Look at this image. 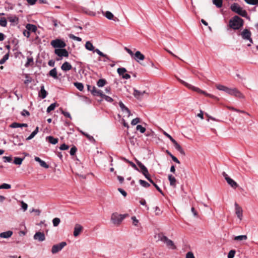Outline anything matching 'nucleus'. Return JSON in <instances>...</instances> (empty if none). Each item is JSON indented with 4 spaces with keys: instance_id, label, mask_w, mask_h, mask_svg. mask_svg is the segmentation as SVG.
Instances as JSON below:
<instances>
[{
    "instance_id": "obj_29",
    "label": "nucleus",
    "mask_w": 258,
    "mask_h": 258,
    "mask_svg": "<svg viewBox=\"0 0 258 258\" xmlns=\"http://www.w3.org/2000/svg\"><path fill=\"white\" fill-rule=\"evenodd\" d=\"M93 52H96L98 55H99L101 56H102V57H104L107 60H110L109 57L107 55L103 53L102 52H101L98 48L94 49Z\"/></svg>"
},
{
    "instance_id": "obj_7",
    "label": "nucleus",
    "mask_w": 258,
    "mask_h": 258,
    "mask_svg": "<svg viewBox=\"0 0 258 258\" xmlns=\"http://www.w3.org/2000/svg\"><path fill=\"white\" fill-rule=\"evenodd\" d=\"M108 20L112 21L115 25H119L121 26L124 25L127 23L126 17H120V19L117 17H106Z\"/></svg>"
},
{
    "instance_id": "obj_49",
    "label": "nucleus",
    "mask_w": 258,
    "mask_h": 258,
    "mask_svg": "<svg viewBox=\"0 0 258 258\" xmlns=\"http://www.w3.org/2000/svg\"><path fill=\"white\" fill-rule=\"evenodd\" d=\"M11 187V185L8 183H3L0 185V189H10Z\"/></svg>"
},
{
    "instance_id": "obj_32",
    "label": "nucleus",
    "mask_w": 258,
    "mask_h": 258,
    "mask_svg": "<svg viewBox=\"0 0 258 258\" xmlns=\"http://www.w3.org/2000/svg\"><path fill=\"white\" fill-rule=\"evenodd\" d=\"M49 75L53 77L54 79H58L57 71L56 68H53L49 72Z\"/></svg>"
},
{
    "instance_id": "obj_39",
    "label": "nucleus",
    "mask_w": 258,
    "mask_h": 258,
    "mask_svg": "<svg viewBox=\"0 0 258 258\" xmlns=\"http://www.w3.org/2000/svg\"><path fill=\"white\" fill-rule=\"evenodd\" d=\"M247 239V237L245 235H239L234 237L235 240H245Z\"/></svg>"
},
{
    "instance_id": "obj_27",
    "label": "nucleus",
    "mask_w": 258,
    "mask_h": 258,
    "mask_svg": "<svg viewBox=\"0 0 258 258\" xmlns=\"http://www.w3.org/2000/svg\"><path fill=\"white\" fill-rule=\"evenodd\" d=\"M227 182L229 185H230L233 188H236L238 186L237 183L230 177H229L228 179L226 178Z\"/></svg>"
},
{
    "instance_id": "obj_13",
    "label": "nucleus",
    "mask_w": 258,
    "mask_h": 258,
    "mask_svg": "<svg viewBox=\"0 0 258 258\" xmlns=\"http://www.w3.org/2000/svg\"><path fill=\"white\" fill-rule=\"evenodd\" d=\"M133 94L136 99L141 100L142 99L144 95L145 94H147V93L145 91H140L135 88H134V92Z\"/></svg>"
},
{
    "instance_id": "obj_3",
    "label": "nucleus",
    "mask_w": 258,
    "mask_h": 258,
    "mask_svg": "<svg viewBox=\"0 0 258 258\" xmlns=\"http://www.w3.org/2000/svg\"><path fill=\"white\" fill-rule=\"evenodd\" d=\"M128 214H118L117 213L112 214L111 220L112 223L115 225H119L121 221L127 216H128Z\"/></svg>"
},
{
    "instance_id": "obj_41",
    "label": "nucleus",
    "mask_w": 258,
    "mask_h": 258,
    "mask_svg": "<svg viewBox=\"0 0 258 258\" xmlns=\"http://www.w3.org/2000/svg\"><path fill=\"white\" fill-rule=\"evenodd\" d=\"M27 59V61L26 63L25 64V66L26 68H27L29 66H30L31 63H33V58L32 56L28 57Z\"/></svg>"
},
{
    "instance_id": "obj_61",
    "label": "nucleus",
    "mask_w": 258,
    "mask_h": 258,
    "mask_svg": "<svg viewBox=\"0 0 258 258\" xmlns=\"http://www.w3.org/2000/svg\"><path fill=\"white\" fill-rule=\"evenodd\" d=\"M9 18L11 22L17 23L18 22V17H9Z\"/></svg>"
},
{
    "instance_id": "obj_1",
    "label": "nucleus",
    "mask_w": 258,
    "mask_h": 258,
    "mask_svg": "<svg viewBox=\"0 0 258 258\" xmlns=\"http://www.w3.org/2000/svg\"><path fill=\"white\" fill-rule=\"evenodd\" d=\"M178 80L179 81V82L181 83H182L183 85H184L185 87H186L189 89H190V90H191L194 91H195L198 93L203 94L206 96L211 97L215 100H219V99L217 97L214 96L212 94H209V93H207L206 92L201 90V89H200L198 87H195V86H192V85L189 84L182 80L178 79Z\"/></svg>"
},
{
    "instance_id": "obj_52",
    "label": "nucleus",
    "mask_w": 258,
    "mask_h": 258,
    "mask_svg": "<svg viewBox=\"0 0 258 258\" xmlns=\"http://www.w3.org/2000/svg\"><path fill=\"white\" fill-rule=\"evenodd\" d=\"M3 159L4 162H11L12 161V158L11 156H4Z\"/></svg>"
},
{
    "instance_id": "obj_8",
    "label": "nucleus",
    "mask_w": 258,
    "mask_h": 258,
    "mask_svg": "<svg viewBox=\"0 0 258 258\" xmlns=\"http://www.w3.org/2000/svg\"><path fill=\"white\" fill-rule=\"evenodd\" d=\"M226 91L225 92L227 94L230 95H233L235 97H237L239 98H244V95L236 88H227L226 89Z\"/></svg>"
},
{
    "instance_id": "obj_34",
    "label": "nucleus",
    "mask_w": 258,
    "mask_h": 258,
    "mask_svg": "<svg viewBox=\"0 0 258 258\" xmlns=\"http://www.w3.org/2000/svg\"><path fill=\"white\" fill-rule=\"evenodd\" d=\"M106 84V81L104 79H99L97 82V85L99 87H102Z\"/></svg>"
},
{
    "instance_id": "obj_20",
    "label": "nucleus",
    "mask_w": 258,
    "mask_h": 258,
    "mask_svg": "<svg viewBox=\"0 0 258 258\" xmlns=\"http://www.w3.org/2000/svg\"><path fill=\"white\" fill-rule=\"evenodd\" d=\"M72 65L68 61L64 62L61 66V69L63 71L67 72L72 69Z\"/></svg>"
},
{
    "instance_id": "obj_54",
    "label": "nucleus",
    "mask_w": 258,
    "mask_h": 258,
    "mask_svg": "<svg viewBox=\"0 0 258 258\" xmlns=\"http://www.w3.org/2000/svg\"><path fill=\"white\" fill-rule=\"evenodd\" d=\"M247 4L251 5L258 4V0H244Z\"/></svg>"
},
{
    "instance_id": "obj_12",
    "label": "nucleus",
    "mask_w": 258,
    "mask_h": 258,
    "mask_svg": "<svg viewBox=\"0 0 258 258\" xmlns=\"http://www.w3.org/2000/svg\"><path fill=\"white\" fill-rule=\"evenodd\" d=\"M54 53L55 54L60 57H68L69 53L68 51L64 48H57L55 49L54 50Z\"/></svg>"
},
{
    "instance_id": "obj_63",
    "label": "nucleus",
    "mask_w": 258,
    "mask_h": 258,
    "mask_svg": "<svg viewBox=\"0 0 258 258\" xmlns=\"http://www.w3.org/2000/svg\"><path fill=\"white\" fill-rule=\"evenodd\" d=\"M69 148V146L67 145H66V144H62L60 147H59V149L60 150H68V149Z\"/></svg>"
},
{
    "instance_id": "obj_30",
    "label": "nucleus",
    "mask_w": 258,
    "mask_h": 258,
    "mask_svg": "<svg viewBox=\"0 0 258 258\" xmlns=\"http://www.w3.org/2000/svg\"><path fill=\"white\" fill-rule=\"evenodd\" d=\"M73 21L77 22V24L74 25V27L78 28L80 30H82V26L84 25V23L81 21H79L78 19L76 18L73 19V20H72V21L73 22Z\"/></svg>"
},
{
    "instance_id": "obj_15",
    "label": "nucleus",
    "mask_w": 258,
    "mask_h": 258,
    "mask_svg": "<svg viewBox=\"0 0 258 258\" xmlns=\"http://www.w3.org/2000/svg\"><path fill=\"white\" fill-rule=\"evenodd\" d=\"M235 213L237 217L241 220L242 218V208L236 203L235 204Z\"/></svg>"
},
{
    "instance_id": "obj_59",
    "label": "nucleus",
    "mask_w": 258,
    "mask_h": 258,
    "mask_svg": "<svg viewBox=\"0 0 258 258\" xmlns=\"http://www.w3.org/2000/svg\"><path fill=\"white\" fill-rule=\"evenodd\" d=\"M39 164L41 167H43L47 169L49 168V165L45 161L43 160H42Z\"/></svg>"
},
{
    "instance_id": "obj_45",
    "label": "nucleus",
    "mask_w": 258,
    "mask_h": 258,
    "mask_svg": "<svg viewBox=\"0 0 258 258\" xmlns=\"http://www.w3.org/2000/svg\"><path fill=\"white\" fill-rule=\"evenodd\" d=\"M9 53L6 54L3 57V58H2L1 60H0V64H3L4 63L6 60H7L8 59H9Z\"/></svg>"
},
{
    "instance_id": "obj_4",
    "label": "nucleus",
    "mask_w": 258,
    "mask_h": 258,
    "mask_svg": "<svg viewBox=\"0 0 258 258\" xmlns=\"http://www.w3.org/2000/svg\"><path fill=\"white\" fill-rule=\"evenodd\" d=\"M231 9L233 12L237 13L240 16H246L247 15L246 12L243 10L237 4L234 3L232 4L231 6Z\"/></svg>"
},
{
    "instance_id": "obj_37",
    "label": "nucleus",
    "mask_w": 258,
    "mask_h": 258,
    "mask_svg": "<svg viewBox=\"0 0 258 258\" xmlns=\"http://www.w3.org/2000/svg\"><path fill=\"white\" fill-rule=\"evenodd\" d=\"M139 182L141 185L145 188L149 187L150 186V184L148 182L142 179H140Z\"/></svg>"
},
{
    "instance_id": "obj_42",
    "label": "nucleus",
    "mask_w": 258,
    "mask_h": 258,
    "mask_svg": "<svg viewBox=\"0 0 258 258\" xmlns=\"http://www.w3.org/2000/svg\"><path fill=\"white\" fill-rule=\"evenodd\" d=\"M7 24V21L5 17H1L0 19V25L2 27H6Z\"/></svg>"
},
{
    "instance_id": "obj_51",
    "label": "nucleus",
    "mask_w": 258,
    "mask_h": 258,
    "mask_svg": "<svg viewBox=\"0 0 258 258\" xmlns=\"http://www.w3.org/2000/svg\"><path fill=\"white\" fill-rule=\"evenodd\" d=\"M136 129L137 131H139L141 133H144L146 131V128L141 125H137Z\"/></svg>"
},
{
    "instance_id": "obj_17",
    "label": "nucleus",
    "mask_w": 258,
    "mask_h": 258,
    "mask_svg": "<svg viewBox=\"0 0 258 258\" xmlns=\"http://www.w3.org/2000/svg\"><path fill=\"white\" fill-rule=\"evenodd\" d=\"M83 230V227L78 224H76L75 228H74V235L75 237L78 236L80 232Z\"/></svg>"
},
{
    "instance_id": "obj_19",
    "label": "nucleus",
    "mask_w": 258,
    "mask_h": 258,
    "mask_svg": "<svg viewBox=\"0 0 258 258\" xmlns=\"http://www.w3.org/2000/svg\"><path fill=\"white\" fill-rule=\"evenodd\" d=\"M176 150L181 155H185V152L180 145L175 140L172 142Z\"/></svg>"
},
{
    "instance_id": "obj_18",
    "label": "nucleus",
    "mask_w": 258,
    "mask_h": 258,
    "mask_svg": "<svg viewBox=\"0 0 258 258\" xmlns=\"http://www.w3.org/2000/svg\"><path fill=\"white\" fill-rule=\"evenodd\" d=\"M119 106L122 112H126L128 116L131 115V113L130 110L124 105V104L121 101L119 102Z\"/></svg>"
},
{
    "instance_id": "obj_26",
    "label": "nucleus",
    "mask_w": 258,
    "mask_h": 258,
    "mask_svg": "<svg viewBox=\"0 0 258 258\" xmlns=\"http://www.w3.org/2000/svg\"><path fill=\"white\" fill-rule=\"evenodd\" d=\"M47 95V93L45 90L44 86H42L41 87L40 91L39 92V96L42 99H44L46 98Z\"/></svg>"
},
{
    "instance_id": "obj_31",
    "label": "nucleus",
    "mask_w": 258,
    "mask_h": 258,
    "mask_svg": "<svg viewBox=\"0 0 258 258\" xmlns=\"http://www.w3.org/2000/svg\"><path fill=\"white\" fill-rule=\"evenodd\" d=\"M13 142L15 146H21L23 145V143L20 141V138L18 136H16L14 137V140Z\"/></svg>"
},
{
    "instance_id": "obj_46",
    "label": "nucleus",
    "mask_w": 258,
    "mask_h": 258,
    "mask_svg": "<svg viewBox=\"0 0 258 258\" xmlns=\"http://www.w3.org/2000/svg\"><path fill=\"white\" fill-rule=\"evenodd\" d=\"M216 88L217 89H218L219 90L226 92L227 90L226 89H227L228 87H227L224 85L219 84V85H216Z\"/></svg>"
},
{
    "instance_id": "obj_11",
    "label": "nucleus",
    "mask_w": 258,
    "mask_h": 258,
    "mask_svg": "<svg viewBox=\"0 0 258 258\" xmlns=\"http://www.w3.org/2000/svg\"><path fill=\"white\" fill-rule=\"evenodd\" d=\"M136 162L137 165L140 168L139 172H141L145 176V177L147 175H148L149 174V173L147 168L139 160H136Z\"/></svg>"
},
{
    "instance_id": "obj_14",
    "label": "nucleus",
    "mask_w": 258,
    "mask_h": 258,
    "mask_svg": "<svg viewBox=\"0 0 258 258\" xmlns=\"http://www.w3.org/2000/svg\"><path fill=\"white\" fill-rule=\"evenodd\" d=\"M33 238L39 242H42L45 240V236L42 232H37L34 235Z\"/></svg>"
},
{
    "instance_id": "obj_38",
    "label": "nucleus",
    "mask_w": 258,
    "mask_h": 258,
    "mask_svg": "<svg viewBox=\"0 0 258 258\" xmlns=\"http://www.w3.org/2000/svg\"><path fill=\"white\" fill-rule=\"evenodd\" d=\"M74 85L79 91H83L84 85L82 83L76 82L74 83Z\"/></svg>"
},
{
    "instance_id": "obj_16",
    "label": "nucleus",
    "mask_w": 258,
    "mask_h": 258,
    "mask_svg": "<svg viewBox=\"0 0 258 258\" xmlns=\"http://www.w3.org/2000/svg\"><path fill=\"white\" fill-rule=\"evenodd\" d=\"M134 58L137 62H139L140 60H143L145 59V56L140 51H137L134 55Z\"/></svg>"
},
{
    "instance_id": "obj_33",
    "label": "nucleus",
    "mask_w": 258,
    "mask_h": 258,
    "mask_svg": "<svg viewBox=\"0 0 258 258\" xmlns=\"http://www.w3.org/2000/svg\"><path fill=\"white\" fill-rule=\"evenodd\" d=\"M85 48L86 49L89 51H93L94 49V47L90 41H87L85 44Z\"/></svg>"
},
{
    "instance_id": "obj_56",
    "label": "nucleus",
    "mask_w": 258,
    "mask_h": 258,
    "mask_svg": "<svg viewBox=\"0 0 258 258\" xmlns=\"http://www.w3.org/2000/svg\"><path fill=\"white\" fill-rule=\"evenodd\" d=\"M131 219L133 220V224L137 226L139 224V220L137 219L135 216L132 217Z\"/></svg>"
},
{
    "instance_id": "obj_57",
    "label": "nucleus",
    "mask_w": 258,
    "mask_h": 258,
    "mask_svg": "<svg viewBox=\"0 0 258 258\" xmlns=\"http://www.w3.org/2000/svg\"><path fill=\"white\" fill-rule=\"evenodd\" d=\"M85 137L92 143H95V140L94 139L93 137L89 135V134H87L85 135Z\"/></svg>"
},
{
    "instance_id": "obj_64",
    "label": "nucleus",
    "mask_w": 258,
    "mask_h": 258,
    "mask_svg": "<svg viewBox=\"0 0 258 258\" xmlns=\"http://www.w3.org/2000/svg\"><path fill=\"white\" fill-rule=\"evenodd\" d=\"M186 258H195V257L192 252L189 251L186 254Z\"/></svg>"
},
{
    "instance_id": "obj_50",
    "label": "nucleus",
    "mask_w": 258,
    "mask_h": 258,
    "mask_svg": "<svg viewBox=\"0 0 258 258\" xmlns=\"http://www.w3.org/2000/svg\"><path fill=\"white\" fill-rule=\"evenodd\" d=\"M60 222V219L58 218H55L52 220L53 225L54 227L57 226Z\"/></svg>"
},
{
    "instance_id": "obj_21",
    "label": "nucleus",
    "mask_w": 258,
    "mask_h": 258,
    "mask_svg": "<svg viewBox=\"0 0 258 258\" xmlns=\"http://www.w3.org/2000/svg\"><path fill=\"white\" fill-rule=\"evenodd\" d=\"M91 92L94 96H100L101 97L103 94V93L101 90H97L95 86L92 87V89L91 90Z\"/></svg>"
},
{
    "instance_id": "obj_10",
    "label": "nucleus",
    "mask_w": 258,
    "mask_h": 258,
    "mask_svg": "<svg viewBox=\"0 0 258 258\" xmlns=\"http://www.w3.org/2000/svg\"><path fill=\"white\" fill-rule=\"evenodd\" d=\"M67 243L64 241H62L58 244L53 245L51 248V252L53 254L56 253L60 251L65 246H66Z\"/></svg>"
},
{
    "instance_id": "obj_62",
    "label": "nucleus",
    "mask_w": 258,
    "mask_h": 258,
    "mask_svg": "<svg viewBox=\"0 0 258 258\" xmlns=\"http://www.w3.org/2000/svg\"><path fill=\"white\" fill-rule=\"evenodd\" d=\"M21 115L24 116H28L30 115V113L28 111H27L26 109L23 110V111L21 112Z\"/></svg>"
},
{
    "instance_id": "obj_40",
    "label": "nucleus",
    "mask_w": 258,
    "mask_h": 258,
    "mask_svg": "<svg viewBox=\"0 0 258 258\" xmlns=\"http://www.w3.org/2000/svg\"><path fill=\"white\" fill-rule=\"evenodd\" d=\"M117 72L119 76L124 75V73L126 72V70L124 68H119L117 69Z\"/></svg>"
},
{
    "instance_id": "obj_53",
    "label": "nucleus",
    "mask_w": 258,
    "mask_h": 258,
    "mask_svg": "<svg viewBox=\"0 0 258 258\" xmlns=\"http://www.w3.org/2000/svg\"><path fill=\"white\" fill-rule=\"evenodd\" d=\"M139 122H140V119L139 118L137 117L132 120V121H131V124L132 125H135Z\"/></svg>"
},
{
    "instance_id": "obj_35",
    "label": "nucleus",
    "mask_w": 258,
    "mask_h": 258,
    "mask_svg": "<svg viewBox=\"0 0 258 258\" xmlns=\"http://www.w3.org/2000/svg\"><path fill=\"white\" fill-rule=\"evenodd\" d=\"M213 3L218 8H221L223 5V0H212Z\"/></svg>"
},
{
    "instance_id": "obj_47",
    "label": "nucleus",
    "mask_w": 258,
    "mask_h": 258,
    "mask_svg": "<svg viewBox=\"0 0 258 258\" xmlns=\"http://www.w3.org/2000/svg\"><path fill=\"white\" fill-rule=\"evenodd\" d=\"M216 88L217 89H218L219 90L226 92L227 90L226 89H227L228 87H227L224 85L219 84V85H216Z\"/></svg>"
},
{
    "instance_id": "obj_9",
    "label": "nucleus",
    "mask_w": 258,
    "mask_h": 258,
    "mask_svg": "<svg viewBox=\"0 0 258 258\" xmlns=\"http://www.w3.org/2000/svg\"><path fill=\"white\" fill-rule=\"evenodd\" d=\"M50 44L55 49L62 48L66 46V43L59 39H56L51 41Z\"/></svg>"
},
{
    "instance_id": "obj_22",
    "label": "nucleus",
    "mask_w": 258,
    "mask_h": 258,
    "mask_svg": "<svg viewBox=\"0 0 258 258\" xmlns=\"http://www.w3.org/2000/svg\"><path fill=\"white\" fill-rule=\"evenodd\" d=\"M26 28L29 32H34L35 33L37 30V28L36 25L31 24H27L26 25Z\"/></svg>"
},
{
    "instance_id": "obj_6",
    "label": "nucleus",
    "mask_w": 258,
    "mask_h": 258,
    "mask_svg": "<svg viewBox=\"0 0 258 258\" xmlns=\"http://www.w3.org/2000/svg\"><path fill=\"white\" fill-rule=\"evenodd\" d=\"M251 33L250 31L247 29H245L243 30L241 33V36L243 39L245 40H248L249 43L247 44L248 46H250L251 44L253 43L252 38H251Z\"/></svg>"
},
{
    "instance_id": "obj_55",
    "label": "nucleus",
    "mask_w": 258,
    "mask_h": 258,
    "mask_svg": "<svg viewBox=\"0 0 258 258\" xmlns=\"http://www.w3.org/2000/svg\"><path fill=\"white\" fill-rule=\"evenodd\" d=\"M235 254V250H231L228 254V258H233Z\"/></svg>"
},
{
    "instance_id": "obj_48",
    "label": "nucleus",
    "mask_w": 258,
    "mask_h": 258,
    "mask_svg": "<svg viewBox=\"0 0 258 258\" xmlns=\"http://www.w3.org/2000/svg\"><path fill=\"white\" fill-rule=\"evenodd\" d=\"M101 97L103 99H105L107 102H112L113 101V99L111 97H109L108 96H107V95H105L104 94L101 96Z\"/></svg>"
},
{
    "instance_id": "obj_5",
    "label": "nucleus",
    "mask_w": 258,
    "mask_h": 258,
    "mask_svg": "<svg viewBox=\"0 0 258 258\" xmlns=\"http://www.w3.org/2000/svg\"><path fill=\"white\" fill-rule=\"evenodd\" d=\"M158 239L164 243H166L167 246L169 247H172L173 249H175L176 247L174 244L173 242L168 239L167 237L166 236H164L162 234H158Z\"/></svg>"
},
{
    "instance_id": "obj_25",
    "label": "nucleus",
    "mask_w": 258,
    "mask_h": 258,
    "mask_svg": "<svg viewBox=\"0 0 258 258\" xmlns=\"http://www.w3.org/2000/svg\"><path fill=\"white\" fill-rule=\"evenodd\" d=\"M10 126L12 128L27 127L28 124L27 123H20L15 122L12 123Z\"/></svg>"
},
{
    "instance_id": "obj_58",
    "label": "nucleus",
    "mask_w": 258,
    "mask_h": 258,
    "mask_svg": "<svg viewBox=\"0 0 258 258\" xmlns=\"http://www.w3.org/2000/svg\"><path fill=\"white\" fill-rule=\"evenodd\" d=\"M77 150V149L75 146H73V147H72L70 150V155H74L75 154Z\"/></svg>"
},
{
    "instance_id": "obj_43",
    "label": "nucleus",
    "mask_w": 258,
    "mask_h": 258,
    "mask_svg": "<svg viewBox=\"0 0 258 258\" xmlns=\"http://www.w3.org/2000/svg\"><path fill=\"white\" fill-rule=\"evenodd\" d=\"M56 107V103H53L51 104L47 108L46 111L47 113L50 112V111L53 110Z\"/></svg>"
},
{
    "instance_id": "obj_24",
    "label": "nucleus",
    "mask_w": 258,
    "mask_h": 258,
    "mask_svg": "<svg viewBox=\"0 0 258 258\" xmlns=\"http://www.w3.org/2000/svg\"><path fill=\"white\" fill-rule=\"evenodd\" d=\"M13 234L12 231L9 230L0 233V237L3 238H8Z\"/></svg>"
},
{
    "instance_id": "obj_44",
    "label": "nucleus",
    "mask_w": 258,
    "mask_h": 258,
    "mask_svg": "<svg viewBox=\"0 0 258 258\" xmlns=\"http://www.w3.org/2000/svg\"><path fill=\"white\" fill-rule=\"evenodd\" d=\"M69 37L70 38L74 40H76L79 42H80L82 41L81 38H80L79 37H77L72 34H69Z\"/></svg>"
},
{
    "instance_id": "obj_28",
    "label": "nucleus",
    "mask_w": 258,
    "mask_h": 258,
    "mask_svg": "<svg viewBox=\"0 0 258 258\" xmlns=\"http://www.w3.org/2000/svg\"><path fill=\"white\" fill-rule=\"evenodd\" d=\"M46 140L50 143L55 145L58 143V140L57 138H55L52 136H48L46 137Z\"/></svg>"
},
{
    "instance_id": "obj_36",
    "label": "nucleus",
    "mask_w": 258,
    "mask_h": 258,
    "mask_svg": "<svg viewBox=\"0 0 258 258\" xmlns=\"http://www.w3.org/2000/svg\"><path fill=\"white\" fill-rule=\"evenodd\" d=\"M24 158H20V157H15L14 160V163L16 165H21L22 163V161L24 160Z\"/></svg>"
},
{
    "instance_id": "obj_2",
    "label": "nucleus",
    "mask_w": 258,
    "mask_h": 258,
    "mask_svg": "<svg viewBox=\"0 0 258 258\" xmlns=\"http://www.w3.org/2000/svg\"><path fill=\"white\" fill-rule=\"evenodd\" d=\"M243 25V21L240 17H233L229 22V26L233 30H238Z\"/></svg>"
},
{
    "instance_id": "obj_23",
    "label": "nucleus",
    "mask_w": 258,
    "mask_h": 258,
    "mask_svg": "<svg viewBox=\"0 0 258 258\" xmlns=\"http://www.w3.org/2000/svg\"><path fill=\"white\" fill-rule=\"evenodd\" d=\"M168 178L170 182V185L173 187H175L176 186V180L175 178L172 175L169 174Z\"/></svg>"
},
{
    "instance_id": "obj_60",
    "label": "nucleus",
    "mask_w": 258,
    "mask_h": 258,
    "mask_svg": "<svg viewBox=\"0 0 258 258\" xmlns=\"http://www.w3.org/2000/svg\"><path fill=\"white\" fill-rule=\"evenodd\" d=\"M61 113L66 117H68V118H70L71 119H72V116L69 112H66V111H63V110H61Z\"/></svg>"
}]
</instances>
